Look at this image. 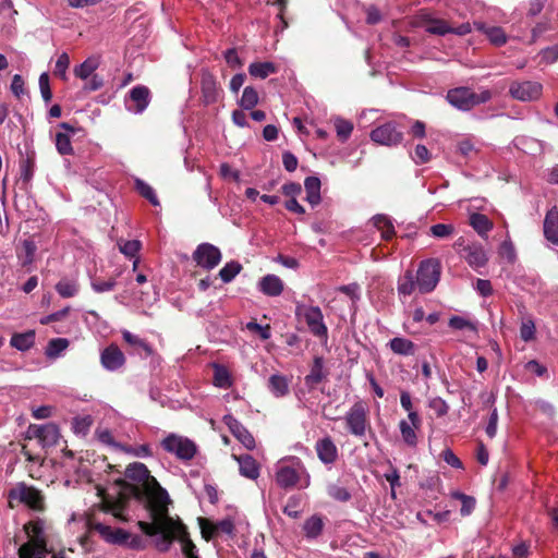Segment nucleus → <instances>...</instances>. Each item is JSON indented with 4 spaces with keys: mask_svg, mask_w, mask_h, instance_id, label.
<instances>
[{
    "mask_svg": "<svg viewBox=\"0 0 558 558\" xmlns=\"http://www.w3.org/2000/svg\"><path fill=\"white\" fill-rule=\"evenodd\" d=\"M93 424L90 415L76 416L72 421V428L77 435H86Z\"/></svg>",
    "mask_w": 558,
    "mask_h": 558,
    "instance_id": "603ef678",
    "label": "nucleus"
},
{
    "mask_svg": "<svg viewBox=\"0 0 558 558\" xmlns=\"http://www.w3.org/2000/svg\"><path fill=\"white\" fill-rule=\"evenodd\" d=\"M125 476L134 482L132 485L138 488L137 500H145L147 510L159 507L162 504H170L167 490L160 486L144 463H130L125 470Z\"/></svg>",
    "mask_w": 558,
    "mask_h": 558,
    "instance_id": "f03ea898",
    "label": "nucleus"
},
{
    "mask_svg": "<svg viewBox=\"0 0 558 558\" xmlns=\"http://www.w3.org/2000/svg\"><path fill=\"white\" fill-rule=\"evenodd\" d=\"M214 383L220 388H229L232 385L230 374L227 368L220 365L215 366Z\"/></svg>",
    "mask_w": 558,
    "mask_h": 558,
    "instance_id": "3c124183",
    "label": "nucleus"
},
{
    "mask_svg": "<svg viewBox=\"0 0 558 558\" xmlns=\"http://www.w3.org/2000/svg\"><path fill=\"white\" fill-rule=\"evenodd\" d=\"M149 96H150V92H149L148 87H146L144 85L134 86L130 90V99L132 102H134L133 110L136 113H141L147 108V106L149 104Z\"/></svg>",
    "mask_w": 558,
    "mask_h": 558,
    "instance_id": "5701e85b",
    "label": "nucleus"
},
{
    "mask_svg": "<svg viewBox=\"0 0 558 558\" xmlns=\"http://www.w3.org/2000/svg\"><path fill=\"white\" fill-rule=\"evenodd\" d=\"M283 281L276 275H266L259 282V290L268 296H278L283 291Z\"/></svg>",
    "mask_w": 558,
    "mask_h": 558,
    "instance_id": "6ab92c4d",
    "label": "nucleus"
},
{
    "mask_svg": "<svg viewBox=\"0 0 558 558\" xmlns=\"http://www.w3.org/2000/svg\"><path fill=\"white\" fill-rule=\"evenodd\" d=\"M451 26L442 19H435L430 25L426 26V32L433 35L445 36L449 34Z\"/></svg>",
    "mask_w": 558,
    "mask_h": 558,
    "instance_id": "5fc2aeb1",
    "label": "nucleus"
},
{
    "mask_svg": "<svg viewBox=\"0 0 558 558\" xmlns=\"http://www.w3.org/2000/svg\"><path fill=\"white\" fill-rule=\"evenodd\" d=\"M193 260L197 266L205 270H211L221 262L220 250L210 243H202L197 245L193 252Z\"/></svg>",
    "mask_w": 558,
    "mask_h": 558,
    "instance_id": "9b49d317",
    "label": "nucleus"
},
{
    "mask_svg": "<svg viewBox=\"0 0 558 558\" xmlns=\"http://www.w3.org/2000/svg\"><path fill=\"white\" fill-rule=\"evenodd\" d=\"M391 351L399 355H413L415 353V344L405 338L396 337L389 341Z\"/></svg>",
    "mask_w": 558,
    "mask_h": 558,
    "instance_id": "c85d7f7f",
    "label": "nucleus"
},
{
    "mask_svg": "<svg viewBox=\"0 0 558 558\" xmlns=\"http://www.w3.org/2000/svg\"><path fill=\"white\" fill-rule=\"evenodd\" d=\"M446 99L452 107L462 111H469L475 106L489 101L492 99V92L483 89L481 93H475L470 87L461 86L449 89Z\"/></svg>",
    "mask_w": 558,
    "mask_h": 558,
    "instance_id": "39448f33",
    "label": "nucleus"
},
{
    "mask_svg": "<svg viewBox=\"0 0 558 558\" xmlns=\"http://www.w3.org/2000/svg\"><path fill=\"white\" fill-rule=\"evenodd\" d=\"M323 520L317 515H312L304 523V531L308 537H317L323 531Z\"/></svg>",
    "mask_w": 558,
    "mask_h": 558,
    "instance_id": "de8ad7c7",
    "label": "nucleus"
},
{
    "mask_svg": "<svg viewBox=\"0 0 558 558\" xmlns=\"http://www.w3.org/2000/svg\"><path fill=\"white\" fill-rule=\"evenodd\" d=\"M544 235L553 244L558 245V213L548 211L544 220Z\"/></svg>",
    "mask_w": 558,
    "mask_h": 558,
    "instance_id": "cd10ccee",
    "label": "nucleus"
},
{
    "mask_svg": "<svg viewBox=\"0 0 558 558\" xmlns=\"http://www.w3.org/2000/svg\"><path fill=\"white\" fill-rule=\"evenodd\" d=\"M99 64L98 57H89L74 68V75L81 80H87L98 69Z\"/></svg>",
    "mask_w": 558,
    "mask_h": 558,
    "instance_id": "7c9ffc66",
    "label": "nucleus"
},
{
    "mask_svg": "<svg viewBox=\"0 0 558 558\" xmlns=\"http://www.w3.org/2000/svg\"><path fill=\"white\" fill-rule=\"evenodd\" d=\"M14 501L25 505L33 511L44 512L46 510L45 495L35 486L24 482L17 483L8 492V506L13 509Z\"/></svg>",
    "mask_w": 558,
    "mask_h": 558,
    "instance_id": "20e7f679",
    "label": "nucleus"
},
{
    "mask_svg": "<svg viewBox=\"0 0 558 558\" xmlns=\"http://www.w3.org/2000/svg\"><path fill=\"white\" fill-rule=\"evenodd\" d=\"M100 362L106 369L117 371L124 365L125 356L117 344L111 343L101 351Z\"/></svg>",
    "mask_w": 558,
    "mask_h": 558,
    "instance_id": "2eb2a0df",
    "label": "nucleus"
},
{
    "mask_svg": "<svg viewBox=\"0 0 558 558\" xmlns=\"http://www.w3.org/2000/svg\"><path fill=\"white\" fill-rule=\"evenodd\" d=\"M470 225L482 236L493 229V222L486 215L480 213L470 216Z\"/></svg>",
    "mask_w": 558,
    "mask_h": 558,
    "instance_id": "c9c22d12",
    "label": "nucleus"
},
{
    "mask_svg": "<svg viewBox=\"0 0 558 558\" xmlns=\"http://www.w3.org/2000/svg\"><path fill=\"white\" fill-rule=\"evenodd\" d=\"M429 231L433 236L444 239L453 234L454 227L452 225L436 223L429 228Z\"/></svg>",
    "mask_w": 558,
    "mask_h": 558,
    "instance_id": "bf43d9fd",
    "label": "nucleus"
},
{
    "mask_svg": "<svg viewBox=\"0 0 558 558\" xmlns=\"http://www.w3.org/2000/svg\"><path fill=\"white\" fill-rule=\"evenodd\" d=\"M88 529L100 534V536L111 544H124L131 537V534L122 529H111L109 525L93 520L87 521Z\"/></svg>",
    "mask_w": 558,
    "mask_h": 558,
    "instance_id": "4468645a",
    "label": "nucleus"
},
{
    "mask_svg": "<svg viewBox=\"0 0 558 558\" xmlns=\"http://www.w3.org/2000/svg\"><path fill=\"white\" fill-rule=\"evenodd\" d=\"M70 65V57L66 52H62L56 62L53 74L59 76L61 80L66 81V71Z\"/></svg>",
    "mask_w": 558,
    "mask_h": 558,
    "instance_id": "6e6d98bb",
    "label": "nucleus"
},
{
    "mask_svg": "<svg viewBox=\"0 0 558 558\" xmlns=\"http://www.w3.org/2000/svg\"><path fill=\"white\" fill-rule=\"evenodd\" d=\"M459 254L468 262L472 268H478L486 265L488 258L481 244L472 243L459 251Z\"/></svg>",
    "mask_w": 558,
    "mask_h": 558,
    "instance_id": "dca6fc26",
    "label": "nucleus"
},
{
    "mask_svg": "<svg viewBox=\"0 0 558 558\" xmlns=\"http://www.w3.org/2000/svg\"><path fill=\"white\" fill-rule=\"evenodd\" d=\"M299 478V473L291 466H281L276 474V482L282 488L295 486Z\"/></svg>",
    "mask_w": 558,
    "mask_h": 558,
    "instance_id": "a878e982",
    "label": "nucleus"
},
{
    "mask_svg": "<svg viewBox=\"0 0 558 558\" xmlns=\"http://www.w3.org/2000/svg\"><path fill=\"white\" fill-rule=\"evenodd\" d=\"M113 484L119 487L114 496L107 493L106 488L97 486V495L101 498L99 508L106 513H111L120 521H128L124 511L128 508L131 497L138 498V488L132 483H129L122 477L113 481Z\"/></svg>",
    "mask_w": 558,
    "mask_h": 558,
    "instance_id": "7ed1b4c3",
    "label": "nucleus"
},
{
    "mask_svg": "<svg viewBox=\"0 0 558 558\" xmlns=\"http://www.w3.org/2000/svg\"><path fill=\"white\" fill-rule=\"evenodd\" d=\"M56 148L60 155L73 154L71 137L68 133L59 132L56 134Z\"/></svg>",
    "mask_w": 558,
    "mask_h": 558,
    "instance_id": "09e8293b",
    "label": "nucleus"
},
{
    "mask_svg": "<svg viewBox=\"0 0 558 558\" xmlns=\"http://www.w3.org/2000/svg\"><path fill=\"white\" fill-rule=\"evenodd\" d=\"M400 403L401 407L409 412L408 418L414 425L415 428L422 427V420L416 411H413V404L411 396L408 391H401L400 393Z\"/></svg>",
    "mask_w": 558,
    "mask_h": 558,
    "instance_id": "f704fd0d",
    "label": "nucleus"
},
{
    "mask_svg": "<svg viewBox=\"0 0 558 558\" xmlns=\"http://www.w3.org/2000/svg\"><path fill=\"white\" fill-rule=\"evenodd\" d=\"M246 328L250 331L257 332L263 340H268L271 336L269 325L262 326L258 323H256L255 320L248 322L246 324Z\"/></svg>",
    "mask_w": 558,
    "mask_h": 558,
    "instance_id": "338daca9",
    "label": "nucleus"
},
{
    "mask_svg": "<svg viewBox=\"0 0 558 558\" xmlns=\"http://www.w3.org/2000/svg\"><path fill=\"white\" fill-rule=\"evenodd\" d=\"M202 102L205 106L217 102L222 89L217 78L209 71H203L201 77Z\"/></svg>",
    "mask_w": 558,
    "mask_h": 558,
    "instance_id": "ddd939ff",
    "label": "nucleus"
},
{
    "mask_svg": "<svg viewBox=\"0 0 558 558\" xmlns=\"http://www.w3.org/2000/svg\"><path fill=\"white\" fill-rule=\"evenodd\" d=\"M268 388L276 397H283L289 392V381L286 376L275 374L268 380Z\"/></svg>",
    "mask_w": 558,
    "mask_h": 558,
    "instance_id": "2f4dec72",
    "label": "nucleus"
},
{
    "mask_svg": "<svg viewBox=\"0 0 558 558\" xmlns=\"http://www.w3.org/2000/svg\"><path fill=\"white\" fill-rule=\"evenodd\" d=\"M539 56L546 64H553L558 60V44L541 50Z\"/></svg>",
    "mask_w": 558,
    "mask_h": 558,
    "instance_id": "e2e57ef3",
    "label": "nucleus"
},
{
    "mask_svg": "<svg viewBox=\"0 0 558 558\" xmlns=\"http://www.w3.org/2000/svg\"><path fill=\"white\" fill-rule=\"evenodd\" d=\"M367 413V408L361 401L350 408L344 416L350 434L360 438L365 436L366 430L371 429Z\"/></svg>",
    "mask_w": 558,
    "mask_h": 558,
    "instance_id": "6e6552de",
    "label": "nucleus"
},
{
    "mask_svg": "<svg viewBox=\"0 0 558 558\" xmlns=\"http://www.w3.org/2000/svg\"><path fill=\"white\" fill-rule=\"evenodd\" d=\"M35 171V153L27 154L26 158L20 161V172L23 183L28 184Z\"/></svg>",
    "mask_w": 558,
    "mask_h": 558,
    "instance_id": "e433bc0d",
    "label": "nucleus"
},
{
    "mask_svg": "<svg viewBox=\"0 0 558 558\" xmlns=\"http://www.w3.org/2000/svg\"><path fill=\"white\" fill-rule=\"evenodd\" d=\"M542 84L532 81L513 82L509 87L512 98L520 101H533L541 97Z\"/></svg>",
    "mask_w": 558,
    "mask_h": 558,
    "instance_id": "f8f14e48",
    "label": "nucleus"
},
{
    "mask_svg": "<svg viewBox=\"0 0 558 558\" xmlns=\"http://www.w3.org/2000/svg\"><path fill=\"white\" fill-rule=\"evenodd\" d=\"M39 88L43 99L49 102L52 99V92L49 84V76L47 73H43L39 76Z\"/></svg>",
    "mask_w": 558,
    "mask_h": 558,
    "instance_id": "69168bd1",
    "label": "nucleus"
},
{
    "mask_svg": "<svg viewBox=\"0 0 558 558\" xmlns=\"http://www.w3.org/2000/svg\"><path fill=\"white\" fill-rule=\"evenodd\" d=\"M295 315L296 317L305 320L308 330L314 337L327 342L328 328L324 323V315L318 306L298 304L295 307Z\"/></svg>",
    "mask_w": 558,
    "mask_h": 558,
    "instance_id": "423d86ee",
    "label": "nucleus"
},
{
    "mask_svg": "<svg viewBox=\"0 0 558 558\" xmlns=\"http://www.w3.org/2000/svg\"><path fill=\"white\" fill-rule=\"evenodd\" d=\"M320 180L317 177H307L304 181V189L306 192V202H308L313 207L317 206L320 201Z\"/></svg>",
    "mask_w": 558,
    "mask_h": 558,
    "instance_id": "393cba45",
    "label": "nucleus"
},
{
    "mask_svg": "<svg viewBox=\"0 0 558 558\" xmlns=\"http://www.w3.org/2000/svg\"><path fill=\"white\" fill-rule=\"evenodd\" d=\"M429 409H432L437 417L445 416L449 411L448 403L440 397H435L428 402Z\"/></svg>",
    "mask_w": 558,
    "mask_h": 558,
    "instance_id": "680f3d73",
    "label": "nucleus"
},
{
    "mask_svg": "<svg viewBox=\"0 0 558 558\" xmlns=\"http://www.w3.org/2000/svg\"><path fill=\"white\" fill-rule=\"evenodd\" d=\"M162 448L180 460H192L196 454V445L189 438L170 434L162 440Z\"/></svg>",
    "mask_w": 558,
    "mask_h": 558,
    "instance_id": "1a4fd4ad",
    "label": "nucleus"
},
{
    "mask_svg": "<svg viewBox=\"0 0 558 558\" xmlns=\"http://www.w3.org/2000/svg\"><path fill=\"white\" fill-rule=\"evenodd\" d=\"M259 97L257 90L253 86H246L243 89L239 105L244 110H251L258 104Z\"/></svg>",
    "mask_w": 558,
    "mask_h": 558,
    "instance_id": "58836bf2",
    "label": "nucleus"
},
{
    "mask_svg": "<svg viewBox=\"0 0 558 558\" xmlns=\"http://www.w3.org/2000/svg\"><path fill=\"white\" fill-rule=\"evenodd\" d=\"M227 424L233 436L248 450L255 448L253 435L235 418L226 416Z\"/></svg>",
    "mask_w": 558,
    "mask_h": 558,
    "instance_id": "f3484780",
    "label": "nucleus"
},
{
    "mask_svg": "<svg viewBox=\"0 0 558 558\" xmlns=\"http://www.w3.org/2000/svg\"><path fill=\"white\" fill-rule=\"evenodd\" d=\"M374 226L381 231V236L386 241H390L396 232L392 221L385 215H376L374 218Z\"/></svg>",
    "mask_w": 558,
    "mask_h": 558,
    "instance_id": "72a5a7b5",
    "label": "nucleus"
},
{
    "mask_svg": "<svg viewBox=\"0 0 558 558\" xmlns=\"http://www.w3.org/2000/svg\"><path fill=\"white\" fill-rule=\"evenodd\" d=\"M122 338L131 347L142 349L145 352L146 357L155 354V350L146 340L140 338L136 335H133L129 330L122 331Z\"/></svg>",
    "mask_w": 558,
    "mask_h": 558,
    "instance_id": "473e14b6",
    "label": "nucleus"
},
{
    "mask_svg": "<svg viewBox=\"0 0 558 558\" xmlns=\"http://www.w3.org/2000/svg\"><path fill=\"white\" fill-rule=\"evenodd\" d=\"M35 330L15 332L12 335L10 345L19 351H28L35 344Z\"/></svg>",
    "mask_w": 558,
    "mask_h": 558,
    "instance_id": "b1692460",
    "label": "nucleus"
},
{
    "mask_svg": "<svg viewBox=\"0 0 558 558\" xmlns=\"http://www.w3.org/2000/svg\"><path fill=\"white\" fill-rule=\"evenodd\" d=\"M39 539H29L24 543L17 550L19 558H38L36 557L37 547L41 548Z\"/></svg>",
    "mask_w": 558,
    "mask_h": 558,
    "instance_id": "8fccbe9b",
    "label": "nucleus"
},
{
    "mask_svg": "<svg viewBox=\"0 0 558 558\" xmlns=\"http://www.w3.org/2000/svg\"><path fill=\"white\" fill-rule=\"evenodd\" d=\"M457 499H460L462 502L460 513L465 517L472 513L475 508V499L471 496H466L462 493H456L453 495Z\"/></svg>",
    "mask_w": 558,
    "mask_h": 558,
    "instance_id": "052dcab7",
    "label": "nucleus"
},
{
    "mask_svg": "<svg viewBox=\"0 0 558 558\" xmlns=\"http://www.w3.org/2000/svg\"><path fill=\"white\" fill-rule=\"evenodd\" d=\"M399 428L403 441L410 447H415L417 445L416 430L420 428H415L410 421L405 420L400 421Z\"/></svg>",
    "mask_w": 558,
    "mask_h": 558,
    "instance_id": "4c0bfd02",
    "label": "nucleus"
},
{
    "mask_svg": "<svg viewBox=\"0 0 558 558\" xmlns=\"http://www.w3.org/2000/svg\"><path fill=\"white\" fill-rule=\"evenodd\" d=\"M202 537L205 541H210L218 535L216 523H213L206 518H198Z\"/></svg>",
    "mask_w": 558,
    "mask_h": 558,
    "instance_id": "864d4df0",
    "label": "nucleus"
},
{
    "mask_svg": "<svg viewBox=\"0 0 558 558\" xmlns=\"http://www.w3.org/2000/svg\"><path fill=\"white\" fill-rule=\"evenodd\" d=\"M371 140L379 145L397 146L403 141V132L395 122H387L371 132Z\"/></svg>",
    "mask_w": 558,
    "mask_h": 558,
    "instance_id": "9d476101",
    "label": "nucleus"
},
{
    "mask_svg": "<svg viewBox=\"0 0 558 558\" xmlns=\"http://www.w3.org/2000/svg\"><path fill=\"white\" fill-rule=\"evenodd\" d=\"M277 72V66L275 63L265 61V62H253L248 65V73L251 76L256 78H266L270 74Z\"/></svg>",
    "mask_w": 558,
    "mask_h": 558,
    "instance_id": "c756f323",
    "label": "nucleus"
},
{
    "mask_svg": "<svg viewBox=\"0 0 558 558\" xmlns=\"http://www.w3.org/2000/svg\"><path fill=\"white\" fill-rule=\"evenodd\" d=\"M169 504H162L159 507L148 510L151 522L138 521L137 525L147 536L159 537L156 541V547L160 551L169 550L174 541L178 539L179 530L183 531V523L169 515Z\"/></svg>",
    "mask_w": 558,
    "mask_h": 558,
    "instance_id": "f257e3e1",
    "label": "nucleus"
},
{
    "mask_svg": "<svg viewBox=\"0 0 558 558\" xmlns=\"http://www.w3.org/2000/svg\"><path fill=\"white\" fill-rule=\"evenodd\" d=\"M239 463L240 474L250 480H256L259 476V465L257 461L250 454H241L235 457Z\"/></svg>",
    "mask_w": 558,
    "mask_h": 558,
    "instance_id": "aec40b11",
    "label": "nucleus"
},
{
    "mask_svg": "<svg viewBox=\"0 0 558 558\" xmlns=\"http://www.w3.org/2000/svg\"><path fill=\"white\" fill-rule=\"evenodd\" d=\"M69 344H70V342L65 338L51 339L48 342L45 354L50 359L58 357L60 355V353L69 347Z\"/></svg>",
    "mask_w": 558,
    "mask_h": 558,
    "instance_id": "c03bdc74",
    "label": "nucleus"
},
{
    "mask_svg": "<svg viewBox=\"0 0 558 558\" xmlns=\"http://www.w3.org/2000/svg\"><path fill=\"white\" fill-rule=\"evenodd\" d=\"M326 377L324 373V360L322 356H316L314 359L313 365L311 367V372L305 376L304 380L306 386L313 388Z\"/></svg>",
    "mask_w": 558,
    "mask_h": 558,
    "instance_id": "bb28decb",
    "label": "nucleus"
},
{
    "mask_svg": "<svg viewBox=\"0 0 558 558\" xmlns=\"http://www.w3.org/2000/svg\"><path fill=\"white\" fill-rule=\"evenodd\" d=\"M327 492L331 498L341 502H347L351 499V494L347 488L335 484L329 485Z\"/></svg>",
    "mask_w": 558,
    "mask_h": 558,
    "instance_id": "13d9d810",
    "label": "nucleus"
},
{
    "mask_svg": "<svg viewBox=\"0 0 558 558\" xmlns=\"http://www.w3.org/2000/svg\"><path fill=\"white\" fill-rule=\"evenodd\" d=\"M56 291L62 298H73L78 292V284L73 280L61 279L56 284Z\"/></svg>",
    "mask_w": 558,
    "mask_h": 558,
    "instance_id": "a18cd8bd",
    "label": "nucleus"
},
{
    "mask_svg": "<svg viewBox=\"0 0 558 558\" xmlns=\"http://www.w3.org/2000/svg\"><path fill=\"white\" fill-rule=\"evenodd\" d=\"M116 284H117V282L113 278L106 280V281H102L99 279H94L92 281V288L97 293L111 291L114 289Z\"/></svg>",
    "mask_w": 558,
    "mask_h": 558,
    "instance_id": "774afa93",
    "label": "nucleus"
},
{
    "mask_svg": "<svg viewBox=\"0 0 558 558\" xmlns=\"http://www.w3.org/2000/svg\"><path fill=\"white\" fill-rule=\"evenodd\" d=\"M24 531L31 539H47L44 533V521L39 518L27 522L24 525Z\"/></svg>",
    "mask_w": 558,
    "mask_h": 558,
    "instance_id": "37998d69",
    "label": "nucleus"
},
{
    "mask_svg": "<svg viewBox=\"0 0 558 558\" xmlns=\"http://www.w3.org/2000/svg\"><path fill=\"white\" fill-rule=\"evenodd\" d=\"M135 189L138 194L146 198L153 206H159V199L154 191V189L147 184L145 181L141 179L135 180Z\"/></svg>",
    "mask_w": 558,
    "mask_h": 558,
    "instance_id": "79ce46f5",
    "label": "nucleus"
},
{
    "mask_svg": "<svg viewBox=\"0 0 558 558\" xmlns=\"http://www.w3.org/2000/svg\"><path fill=\"white\" fill-rule=\"evenodd\" d=\"M416 287L417 283L416 280H414L412 271L408 270L399 281L398 291L403 295H410L414 292Z\"/></svg>",
    "mask_w": 558,
    "mask_h": 558,
    "instance_id": "49530a36",
    "label": "nucleus"
},
{
    "mask_svg": "<svg viewBox=\"0 0 558 558\" xmlns=\"http://www.w3.org/2000/svg\"><path fill=\"white\" fill-rule=\"evenodd\" d=\"M335 126L337 135L342 142L347 141L353 131V124L344 119H337Z\"/></svg>",
    "mask_w": 558,
    "mask_h": 558,
    "instance_id": "4d7b16f0",
    "label": "nucleus"
},
{
    "mask_svg": "<svg viewBox=\"0 0 558 558\" xmlns=\"http://www.w3.org/2000/svg\"><path fill=\"white\" fill-rule=\"evenodd\" d=\"M59 427L54 423L41 425L38 442L43 448L53 447L60 439Z\"/></svg>",
    "mask_w": 558,
    "mask_h": 558,
    "instance_id": "4be33fe9",
    "label": "nucleus"
},
{
    "mask_svg": "<svg viewBox=\"0 0 558 558\" xmlns=\"http://www.w3.org/2000/svg\"><path fill=\"white\" fill-rule=\"evenodd\" d=\"M178 541L181 543L182 553L186 558L197 556L196 546L190 538V534L185 524H183V531L179 530Z\"/></svg>",
    "mask_w": 558,
    "mask_h": 558,
    "instance_id": "ea45409f",
    "label": "nucleus"
},
{
    "mask_svg": "<svg viewBox=\"0 0 558 558\" xmlns=\"http://www.w3.org/2000/svg\"><path fill=\"white\" fill-rule=\"evenodd\" d=\"M242 269L243 267L239 262L231 260L219 270L218 275L225 283H228L231 282Z\"/></svg>",
    "mask_w": 558,
    "mask_h": 558,
    "instance_id": "a19ab883",
    "label": "nucleus"
},
{
    "mask_svg": "<svg viewBox=\"0 0 558 558\" xmlns=\"http://www.w3.org/2000/svg\"><path fill=\"white\" fill-rule=\"evenodd\" d=\"M474 27L485 34L489 41L497 47L507 43L506 33L500 26H487L482 22H475Z\"/></svg>",
    "mask_w": 558,
    "mask_h": 558,
    "instance_id": "412c9836",
    "label": "nucleus"
},
{
    "mask_svg": "<svg viewBox=\"0 0 558 558\" xmlns=\"http://www.w3.org/2000/svg\"><path fill=\"white\" fill-rule=\"evenodd\" d=\"M441 266L438 259L422 260L417 274L416 283L421 293L432 292L440 279Z\"/></svg>",
    "mask_w": 558,
    "mask_h": 558,
    "instance_id": "0eeeda50",
    "label": "nucleus"
},
{
    "mask_svg": "<svg viewBox=\"0 0 558 558\" xmlns=\"http://www.w3.org/2000/svg\"><path fill=\"white\" fill-rule=\"evenodd\" d=\"M318 459L325 463L330 464L337 460L338 449L330 437H325L316 442L315 446Z\"/></svg>",
    "mask_w": 558,
    "mask_h": 558,
    "instance_id": "a211bd4d",
    "label": "nucleus"
},
{
    "mask_svg": "<svg viewBox=\"0 0 558 558\" xmlns=\"http://www.w3.org/2000/svg\"><path fill=\"white\" fill-rule=\"evenodd\" d=\"M300 499L296 497H290L287 505L283 508V513L292 519L300 517Z\"/></svg>",
    "mask_w": 558,
    "mask_h": 558,
    "instance_id": "0e129e2a",
    "label": "nucleus"
}]
</instances>
